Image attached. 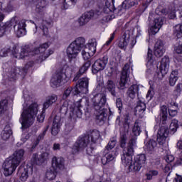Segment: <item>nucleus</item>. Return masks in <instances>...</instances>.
<instances>
[{
	"label": "nucleus",
	"mask_w": 182,
	"mask_h": 182,
	"mask_svg": "<svg viewBox=\"0 0 182 182\" xmlns=\"http://www.w3.org/2000/svg\"><path fill=\"white\" fill-rule=\"evenodd\" d=\"M92 109L93 113L96 116V120L100 124H104L107 119V114H106V109L105 106L107 102L106 95L103 93L96 94L92 98Z\"/></svg>",
	"instance_id": "obj_1"
},
{
	"label": "nucleus",
	"mask_w": 182,
	"mask_h": 182,
	"mask_svg": "<svg viewBox=\"0 0 182 182\" xmlns=\"http://www.w3.org/2000/svg\"><path fill=\"white\" fill-rule=\"evenodd\" d=\"M86 40L83 37H79L72 42L67 48L66 53L68 58V62L71 68L76 66L77 55L80 53V50L85 48Z\"/></svg>",
	"instance_id": "obj_2"
},
{
	"label": "nucleus",
	"mask_w": 182,
	"mask_h": 182,
	"mask_svg": "<svg viewBox=\"0 0 182 182\" xmlns=\"http://www.w3.org/2000/svg\"><path fill=\"white\" fill-rule=\"evenodd\" d=\"M39 110L38 105L36 103H33L29 107L24 109L21 114L20 123H21V129H28L33 124L35 117L38 114Z\"/></svg>",
	"instance_id": "obj_3"
},
{
	"label": "nucleus",
	"mask_w": 182,
	"mask_h": 182,
	"mask_svg": "<svg viewBox=\"0 0 182 182\" xmlns=\"http://www.w3.org/2000/svg\"><path fill=\"white\" fill-rule=\"evenodd\" d=\"M68 110H70V117L71 120H76V119L82 118L83 112H82V105L80 102H77V106H75V104L70 101H65L63 104L60 107V117L63 119Z\"/></svg>",
	"instance_id": "obj_4"
},
{
	"label": "nucleus",
	"mask_w": 182,
	"mask_h": 182,
	"mask_svg": "<svg viewBox=\"0 0 182 182\" xmlns=\"http://www.w3.org/2000/svg\"><path fill=\"white\" fill-rule=\"evenodd\" d=\"M117 143V140H116V138H112L106 146L105 149V155L101 159L103 166H106V164H109V163L114 160V151H111V150L114 149Z\"/></svg>",
	"instance_id": "obj_5"
},
{
	"label": "nucleus",
	"mask_w": 182,
	"mask_h": 182,
	"mask_svg": "<svg viewBox=\"0 0 182 182\" xmlns=\"http://www.w3.org/2000/svg\"><path fill=\"white\" fill-rule=\"evenodd\" d=\"M10 28L12 29V26L14 29L15 33L21 38L26 33V21L25 20L18 21L16 17H14L9 21Z\"/></svg>",
	"instance_id": "obj_6"
},
{
	"label": "nucleus",
	"mask_w": 182,
	"mask_h": 182,
	"mask_svg": "<svg viewBox=\"0 0 182 182\" xmlns=\"http://www.w3.org/2000/svg\"><path fill=\"white\" fill-rule=\"evenodd\" d=\"M89 137L90 136L86 135L78 137L73 146V154H77L80 151H82V150H85V149L87 147L88 144L90 143Z\"/></svg>",
	"instance_id": "obj_7"
},
{
	"label": "nucleus",
	"mask_w": 182,
	"mask_h": 182,
	"mask_svg": "<svg viewBox=\"0 0 182 182\" xmlns=\"http://www.w3.org/2000/svg\"><path fill=\"white\" fill-rule=\"evenodd\" d=\"M75 95H86L89 92V78L80 79L74 87Z\"/></svg>",
	"instance_id": "obj_8"
},
{
	"label": "nucleus",
	"mask_w": 182,
	"mask_h": 182,
	"mask_svg": "<svg viewBox=\"0 0 182 182\" xmlns=\"http://www.w3.org/2000/svg\"><path fill=\"white\" fill-rule=\"evenodd\" d=\"M129 76L130 65L127 63L122 69L118 89H120L121 90L126 89V85H127V82H129Z\"/></svg>",
	"instance_id": "obj_9"
},
{
	"label": "nucleus",
	"mask_w": 182,
	"mask_h": 182,
	"mask_svg": "<svg viewBox=\"0 0 182 182\" xmlns=\"http://www.w3.org/2000/svg\"><path fill=\"white\" fill-rule=\"evenodd\" d=\"M18 164L15 162L11 157L7 158L3 164V168L4 170V174L6 177L12 175L14 171L16 170Z\"/></svg>",
	"instance_id": "obj_10"
},
{
	"label": "nucleus",
	"mask_w": 182,
	"mask_h": 182,
	"mask_svg": "<svg viewBox=\"0 0 182 182\" xmlns=\"http://www.w3.org/2000/svg\"><path fill=\"white\" fill-rule=\"evenodd\" d=\"M129 45L131 46V48H133V46H134V45H136V39L133 38H130V32L129 31H126L122 36V38H120L119 43H118V46L119 48H121V49H124V48H126V46H127V45Z\"/></svg>",
	"instance_id": "obj_11"
},
{
	"label": "nucleus",
	"mask_w": 182,
	"mask_h": 182,
	"mask_svg": "<svg viewBox=\"0 0 182 182\" xmlns=\"http://www.w3.org/2000/svg\"><path fill=\"white\" fill-rule=\"evenodd\" d=\"M28 72V69L13 67L8 72V77L9 80H16L18 76H25Z\"/></svg>",
	"instance_id": "obj_12"
},
{
	"label": "nucleus",
	"mask_w": 182,
	"mask_h": 182,
	"mask_svg": "<svg viewBox=\"0 0 182 182\" xmlns=\"http://www.w3.org/2000/svg\"><path fill=\"white\" fill-rule=\"evenodd\" d=\"M108 62L109 58L107 56H104L102 58L97 60L92 65V73L96 75L98 72L105 70Z\"/></svg>",
	"instance_id": "obj_13"
},
{
	"label": "nucleus",
	"mask_w": 182,
	"mask_h": 182,
	"mask_svg": "<svg viewBox=\"0 0 182 182\" xmlns=\"http://www.w3.org/2000/svg\"><path fill=\"white\" fill-rule=\"evenodd\" d=\"M62 117L60 115H55L53 122V125L51 127V134L53 136H58L60 132V127L63 121L62 120Z\"/></svg>",
	"instance_id": "obj_14"
},
{
	"label": "nucleus",
	"mask_w": 182,
	"mask_h": 182,
	"mask_svg": "<svg viewBox=\"0 0 182 182\" xmlns=\"http://www.w3.org/2000/svg\"><path fill=\"white\" fill-rule=\"evenodd\" d=\"M62 117L60 115H55L53 122V125L51 127V134L53 136H58L60 132V127L63 121L62 120Z\"/></svg>",
	"instance_id": "obj_15"
},
{
	"label": "nucleus",
	"mask_w": 182,
	"mask_h": 182,
	"mask_svg": "<svg viewBox=\"0 0 182 182\" xmlns=\"http://www.w3.org/2000/svg\"><path fill=\"white\" fill-rule=\"evenodd\" d=\"M134 152L132 149H123L122 155L121 156L122 161L125 166H129L133 162V156Z\"/></svg>",
	"instance_id": "obj_16"
},
{
	"label": "nucleus",
	"mask_w": 182,
	"mask_h": 182,
	"mask_svg": "<svg viewBox=\"0 0 182 182\" xmlns=\"http://www.w3.org/2000/svg\"><path fill=\"white\" fill-rule=\"evenodd\" d=\"M129 137V125L120 129L119 145L122 149L126 147Z\"/></svg>",
	"instance_id": "obj_17"
},
{
	"label": "nucleus",
	"mask_w": 182,
	"mask_h": 182,
	"mask_svg": "<svg viewBox=\"0 0 182 182\" xmlns=\"http://www.w3.org/2000/svg\"><path fill=\"white\" fill-rule=\"evenodd\" d=\"M4 19H5V14L0 13V38H1L3 35H5V32L11 31L10 21L2 23Z\"/></svg>",
	"instance_id": "obj_18"
},
{
	"label": "nucleus",
	"mask_w": 182,
	"mask_h": 182,
	"mask_svg": "<svg viewBox=\"0 0 182 182\" xmlns=\"http://www.w3.org/2000/svg\"><path fill=\"white\" fill-rule=\"evenodd\" d=\"M164 43L161 40H157L154 46V53L156 58H161L164 55Z\"/></svg>",
	"instance_id": "obj_19"
},
{
	"label": "nucleus",
	"mask_w": 182,
	"mask_h": 182,
	"mask_svg": "<svg viewBox=\"0 0 182 182\" xmlns=\"http://www.w3.org/2000/svg\"><path fill=\"white\" fill-rule=\"evenodd\" d=\"M163 23H164L163 18L161 17L156 18L154 20V25L152 26L149 31V35H156V33H157V32L160 31V28H161V26H163Z\"/></svg>",
	"instance_id": "obj_20"
},
{
	"label": "nucleus",
	"mask_w": 182,
	"mask_h": 182,
	"mask_svg": "<svg viewBox=\"0 0 182 182\" xmlns=\"http://www.w3.org/2000/svg\"><path fill=\"white\" fill-rule=\"evenodd\" d=\"M170 59L168 57L165 56L162 58L161 61V65L159 67V70L161 72V76H165L168 73V68H170Z\"/></svg>",
	"instance_id": "obj_21"
},
{
	"label": "nucleus",
	"mask_w": 182,
	"mask_h": 182,
	"mask_svg": "<svg viewBox=\"0 0 182 182\" xmlns=\"http://www.w3.org/2000/svg\"><path fill=\"white\" fill-rule=\"evenodd\" d=\"M48 48H49V43H45L41 45L38 48H35L34 50H33V55H38L37 59H41L45 56Z\"/></svg>",
	"instance_id": "obj_22"
},
{
	"label": "nucleus",
	"mask_w": 182,
	"mask_h": 182,
	"mask_svg": "<svg viewBox=\"0 0 182 182\" xmlns=\"http://www.w3.org/2000/svg\"><path fill=\"white\" fill-rule=\"evenodd\" d=\"M144 112H146V103L139 100L135 107V115L142 119L144 116Z\"/></svg>",
	"instance_id": "obj_23"
},
{
	"label": "nucleus",
	"mask_w": 182,
	"mask_h": 182,
	"mask_svg": "<svg viewBox=\"0 0 182 182\" xmlns=\"http://www.w3.org/2000/svg\"><path fill=\"white\" fill-rule=\"evenodd\" d=\"M13 55L16 58V59H23V58H26V56L33 55V51L28 52L26 48H21L20 52L18 53V49L16 48L13 52Z\"/></svg>",
	"instance_id": "obj_24"
},
{
	"label": "nucleus",
	"mask_w": 182,
	"mask_h": 182,
	"mask_svg": "<svg viewBox=\"0 0 182 182\" xmlns=\"http://www.w3.org/2000/svg\"><path fill=\"white\" fill-rule=\"evenodd\" d=\"M52 167L63 170L65 168V159L62 157L53 156L52 159Z\"/></svg>",
	"instance_id": "obj_25"
},
{
	"label": "nucleus",
	"mask_w": 182,
	"mask_h": 182,
	"mask_svg": "<svg viewBox=\"0 0 182 182\" xmlns=\"http://www.w3.org/2000/svg\"><path fill=\"white\" fill-rule=\"evenodd\" d=\"M174 9L171 10L170 14V19H174L176 18V9L178 11L179 16L181 18L182 17V1L176 0L173 2Z\"/></svg>",
	"instance_id": "obj_26"
},
{
	"label": "nucleus",
	"mask_w": 182,
	"mask_h": 182,
	"mask_svg": "<svg viewBox=\"0 0 182 182\" xmlns=\"http://www.w3.org/2000/svg\"><path fill=\"white\" fill-rule=\"evenodd\" d=\"M95 16V14L92 11L86 12L82 14L78 19V23L80 26H85L92 18Z\"/></svg>",
	"instance_id": "obj_27"
},
{
	"label": "nucleus",
	"mask_w": 182,
	"mask_h": 182,
	"mask_svg": "<svg viewBox=\"0 0 182 182\" xmlns=\"http://www.w3.org/2000/svg\"><path fill=\"white\" fill-rule=\"evenodd\" d=\"M105 89L112 96L117 97V92H116V83L112 80H108L105 85Z\"/></svg>",
	"instance_id": "obj_28"
},
{
	"label": "nucleus",
	"mask_w": 182,
	"mask_h": 182,
	"mask_svg": "<svg viewBox=\"0 0 182 182\" xmlns=\"http://www.w3.org/2000/svg\"><path fill=\"white\" fill-rule=\"evenodd\" d=\"M25 154V150L18 149L14 154L12 156H10L18 166L21 164V161L23 160V156Z\"/></svg>",
	"instance_id": "obj_29"
},
{
	"label": "nucleus",
	"mask_w": 182,
	"mask_h": 182,
	"mask_svg": "<svg viewBox=\"0 0 182 182\" xmlns=\"http://www.w3.org/2000/svg\"><path fill=\"white\" fill-rule=\"evenodd\" d=\"M58 101V95L53 94L51 95H48L46 98V101L44 102L43 105V109H49V107H50V106H52V105L53 103H55V102Z\"/></svg>",
	"instance_id": "obj_30"
},
{
	"label": "nucleus",
	"mask_w": 182,
	"mask_h": 182,
	"mask_svg": "<svg viewBox=\"0 0 182 182\" xmlns=\"http://www.w3.org/2000/svg\"><path fill=\"white\" fill-rule=\"evenodd\" d=\"M177 80H178V70H173L168 77L169 85L171 87L176 86Z\"/></svg>",
	"instance_id": "obj_31"
},
{
	"label": "nucleus",
	"mask_w": 182,
	"mask_h": 182,
	"mask_svg": "<svg viewBox=\"0 0 182 182\" xmlns=\"http://www.w3.org/2000/svg\"><path fill=\"white\" fill-rule=\"evenodd\" d=\"M29 171V168L28 166L25 167H20L18 168V174L20 176V180L21 181H26L28 180V177L29 176L28 175V173Z\"/></svg>",
	"instance_id": "obj_32"
},
{
	"label": "nucleus",
	"mask_w": 182,
	"mask_h": 182,
	"mask_svg": "<svg viewBox=\"0 0 182 182\" xmlns=\"http://www.w3.org/2000/svg\"><path fill=\"white\" fill-rule=\"evenodd\" d=\"M139 93V85H132L127 90V95L131 99H134L136 97V95Z\"/></svg>",
	"instance_id": "obj_33"
},
{
	"label": "nucleus",
	"mask_w": 182,
	"mask_h": 182,
	"mask_svg": "<svg viewBox=\"0 0 182 182\" xmlns=\"http://www.w3.org/2000/svg\"><path fill=\"white\" fill-rule=\"evenodd\" d=\"M140 0H124L122 2V6L124 9H129L133 6H137Z\"/></svg>",
	"instance_id": "obj_34"
},
{
	"label": "nucleus",
	"mask_w": 182,
	"mask_h": 182,
	"mask_svg": "<svg viewBox=\"0 0 182 182\" xmlns=\"http://www.w3.org/2000/svg\"><path fill=\"white\" fill-rule=\"evenodd\" d=\"M1 139L3 140H9V137L12 136V129H11V127L9 125H6L4 129L2 131L1 134Z\"/></svg>",
	"instance_id": "obj_35"
},
{
	"label": "nucleus",
	"mask_w": 182,
	"mask_h": 182,
	"mask_svg": "<svg viewBox=\"0 0 182 182\" xmlns=\"http://www.w3.org/2000/svg\"><path fill=\"white\" fill-rule=\"evenodd\" d=\"M62 74H56L51 79V86L52 87H58V86H60V83H62Z\"/></svg>",
	"instance_id": "obj_36"
},
{
	"label": "nucleus",
	"mask_w": 182,
	"mask_h": 182,
	"mask_svg": "<svg viewBox=\"0 0 182 182\" xmlns=\"http://www.w3.org/2000/svg\"><path fill=\"white\" fill-rule=\"evenodd\" d=\"M157 146V142L153 139H150L145 145V151L151 154L154 151V148Z\"/></svg>",
	"instance_id": "obj_37"
},
{
	"label": "nucleus",
	"mask_w": 182,
	"mask_h": 182,
	"mask_svg": "<svg viewBox=\"0 0 182 182\" xmlns=\"http://www.w3.org/2000/svg\"><path fill=\"white\" fill-rule=\"evenodd\" d=\"M89 137V140H91V144H96V141L99 140L100 137V132L97 130H93L90 135H85Z\"/></svg>",
	"instance_id": "obj_38"
},
{
	"label": "nucleus",
	"mask_w": 182,
	"mask_h": 182,
	"mask_svg": "<svg viewBox=\"0 0 182 182\" xmlns=\"http://www.w3.org/2000/svg\"><path fill=\"white\" fill-rule=\"evenodd\" d=\"M164 125H161L160 129L158 131V135L162 136L164 137H168V134L170 133V131L168 130V127L166 125V122Z\"/></svg>",
	"instance_id": "obj_39"
},
{
	"label": "nucleus",
	"mask_w": 182,
	"mask_h": 182,
	"mask_svg": "<svg viewBox=\"0 0 182 182\" xmlns=\"http://www.w3.org/2000/svg\"><path fill=\"white\" fill-rule=\"evenodd\" d=\"M49 129V125H47L44 129V131L43 132L42 134H41L36 139V141L33 144L31 149L33 150L36 146H38V144H39V142L41 141V140H43V138L45 137V135L46 134V132H48Z\"/></svg>",
	"instance_id": "obj_40"
},
{
	"label": "nucleus",
	"mask_w": 182,
	"mask_h": 182,
	"mask_svg": "<svg viewBox=\"0 0 182 182\" xmlns=\"http://www.w3.org/2000/svg\"><path fill=\"white\" fill-rule=\"evenodd\" d=\"M96 46H97V41L96 38H92L88 43V50L91 52L92 55L96 53Z\"/></svg>",
	"instance_id": "obj_41"
},
{
	"label": "nucleus",
	"mask_w": 182,
	"mask_h": 182,
	"mask_svg": "<svg viewBox=\"0 0 182 182\" xmlns=\"http://www.w3.org/2000/svg\"><path fill=\"white\" fill-rule=\"evenodd\" d=\"M137 140V136H132L127 147L124 148V150H132L134 153V147H136V141Z\"/></svg>",
	"instance_id": "obj_42"
},
{
	"label": "nucleus",
	"mask_w": 182,
	"mask_h": 182,
	"mask_svg": "<svg viewBox=\"0 0 182 182\" xmlns=\"http://www.w3.org/2000/svg\"><path fill=\"white\" fill-rule=\"evenodd\" d=\"M48 6V1L46 0L40 1L36 7V11L38 14H41V12H43V9Z\"/></svg>",
	"instance_id": "obj_43"
},
{
	"label": "nucleus",
	"mask_w": 182,
	"mask_h": 182,
	"mask_svg": "<svg viewBox=\"0 0 182 182\" xmlns=\"http://www.w3.org/2000/svg\"><path fill=\"white\" fill-rule=\"evenodd\" d=\"M52 25L51 22H49L48 21L43 20V22L41 23V26H40L41 29L43 32V35L46 36L49 32V29L48 28L49 26Z\"/></svg>",
	"instance_id": "obj_44"
},
{
	"label": "nucleus",
	"mask_w": 182,
	"mask_h": 182,
	"mask_svg": "<svg viewBox=\"0 0 182 182\" xmlns=\"http://www.w3.org/2000/svg\"><path fill=\"white\" fill-rule=\"evenodd\" d=\"M134 160L142 167H144L147 164V159L144 154L137 155Z\"/></svg>",
	"instance_id": "obj_45"
},
{
	"label": "nucleus",
	"mask_w": 182,
	"mask_h": 182,
	"mask_svg": "<svg viewBox=\"0 0 182 182\" xmlns=\"http://www.w3.org/2000/svg\"><path fill=\"white\" fill-rule=\"evenodd\" d=\"M140 133H141V129H140V122H139V120H136L132 129V134L137 137V136H140Z\"/></svg>",
	"instance_id": "obj_46"
},
{
	"label": "nucleus",
	"mask_w": 182,
	"mask_h": 182,
	"mask_svg": "<svg viewBox=\"0 0 182 182\" xmlns=\"http://www.w3.org/2000/svg\"><path fill=\"white\" fill-rule=\"evenodd\" d=\"M161 122L162 124H164L166 123V120H167V106L163 105L161 107Z\"/></svg>",
	"instance_id": "obj_47"
},
{
	"label": "nucleus",
	"mask_w": 182,
	"mask_h": 182,
	"mask_svg": "<svg viewBox=\"0 0 182 182\" xmlns=\"http://www.w3.org/2000/svg\"><path fill=\"white\" fill-rule=\"evenodd\" d=\"M173 33L177 36L178 39L182 38V24H177L173 27Z\"/></svg>",
	"instance_id": "obj_48"
},
{
	"label": "nucleus",
	"mask_w": 182,
	"mask_h": 182,
	"mask_svg": "<svg viewBox=\"0 0 182 182\" xmlns=\"http://www.w3.org/2000/svg\"><path fill=\"white\" fill-rule=\"evenodd\" d=\"M141 167L143 166H141L138 161L134 159V161L129 165V168L132 171H140Z\"/></svg>",
	"instance_id": "obj_49"
},
{
	"label": "nucleus",
	"mask_w": 182,
	"mask_h": 182,
	"mask_svg": "<svg viewBox=\"0 0 182 182\" xmlns=\"http://www.w3.org/2000/svg\"><path fill=\"white\" fill-rule=\"evenodd\" d=\"M73 93V95H79V94H75V87H68L65 91L63 95V100H66L69 96H70V94Z\"/></svg>",
	"instance_id": "obj_50"
},
{
	"label": "nucleus",
	"mask_w": 182,
	"mask_h": 182,
	"mask_svg": "<svg viewBox=\"0 0 182 182\" xmlns=\"http://www.w3.org/2000/svg\"><path fill=\"white\" fill-rule=\"evenodd\" d=\"M169 129L171 130V133H176L177 132V129H178V121L177 119H173L169 126Z\"/></svg>",
	"instance_id": "obj_51"
},
{
	"label": "nucleus",
	"mask_w": 182,
	"mask_h": 182,
	"mask_svg": "<svg viewBox=\"0 0 182 182\" xmlns=\"http://www.w3.org/2000/svg\"><path fill=\"white\" fill-rule=\"evenodd\" d=\"M75 122H76V119H73V122H67L65 124L66 129H65V134H69V133L73 130V127H75Z\"/></svg>",
	"instance_id": "obj_52"
},
{
	"label": "nucleus",
	"mask_w": 182,
	"mask_h": 182,
	"mask_svg": "<svg viewBox=\"0 0 182 182\" xmlns=\"http://www.w3.org/2000/svg\"><path fill=\"white\" fill-rule=\"evenodd\" d=\"M91 65H92V62H90V60L86 61L85 63H84L82 66L80 68L78 72H80V73H82L83 75V73H85V72H86L87 69L90 68Z\"/></svg>",
	"instance_id": "obj_53"
},
{
	"label": "nucleus",
	"mask_w": 182,
	"mask_h": 182,
	"mask_svg": "<svg viewBox=\"0 0 182 182\" xmlns=\"http://www.w3.org/2000/svg\"><path fill=\"white\" fill-rule=\"evenodd\" d=\"M53 50H48L44 54V56L43 58H41V59H36V63H42L43 62V60H46V59H48V58H49V56H50V55H53Z\"/></svg>",
	"instance_id": "obj_54"
},
{
	"label": "nucleus",
	"mask_w": 182,
	"mask_h": 182,
	"mask_svg": "<svg viewBox=\"0 0 182 182\" xmlns=\"http://www.w3.org/2000/svg\"><path fill=\"white\" fill-rule=\"evenodd\" d=\"M174 50L178 55H182V39H179L176 43Z\"/></svg>",
	"instance_id": "obj_55"
},
{
	"label": "nucleus",
	"mask_w": 182,
	"mask_h": 182,
	"mask_svg": "<svg viewBox=\"0 0 182 182\" xmlns=\"http://www.w3.org/2000/svg\"><path fill=\"white\" fill-rule=\"evenodd\" d=\"M46 177L48 180H54L56 177V171H55V169L47 171Z\"/></svg>",
	"instance_id": "obj_56"
},
{
	"label": "nucleus",
	"mask_w": 182,
	"mask_h": 182,
	"mask_svg": "<svg viewBox=\"0 0 182 182\" xmlns=\"http://www.w3.org/2000/svg\"><path fill=\"white\" fill-rule=\"evenodd\" d=\"M95 54H92V51H87V48L82 51V55L85 60L90 59V56H93Z\"/></svg>",
	"instance_id": "obj_57"
},
{
	"label": "nucleus",
	"mask_w": 182,
	"mask_h": 182,
	"mask_svg": "<svg viewBox=\"0 0 182 182\" xmlns=\"http://www.w3.org/2000/svg\"><path fill=\"white\" fill-rule=\"evenodd\" d=\"M95 150V144H90L87 146L86 153L88 156H93V151Z\"/></svg>",
	"instance_id": "obj_58"
},
{
	"label": "nucleus",
	"mask_w": 182,
	"mask_h": 182,
	"mask_svg": "<svg viewBox=\"0 0 182 182\" xmlns=\"http://www.w3.org/2000/svg\"><path fill=\"white\" fill-rule=\"evenodd\" d=\"M181 92H182V83H178L175 87V89L173 90V93H174L175 96L178 97V96H180V95H181Z\"/></svg>",
	"instance_id": "obj_59"
},
{
	"label": "nucleus",
	"mask_w": 182,
	"mask_h": 182,
	"mask_svg": "<svg viewBox=\"0 0 182 182\" xmlns=\"http://www.w3.org/2000/svg\"><path fill=\"white\" fill-rule=\"evenodd\" d=\"M147 65H153L154 60H153V51L149 48L148 49V53H147Z\"/></svg>",
	"instance_id": "obj_60"
},
{
	"label": "nucleus",
	"mask_w": 182,
	"mask_h": 182,
	"mask_svg": "<svg viewBox=\"0 0 182 182\" xmlns=\"http://www.w3.org/2000/svg\"><path fill=\"white\" fill-rule=\"evenodd\" d=\"M12 68H14V67H12V62H11V61L4 63L2 65L3 70H4V72H7V73H9L11 70V69H12Z\"/></svg>",
	"instance_id": "obj_61"
},
{
	"label": "nucleus",
	"mask_w": 182,
	"mask_h": 182,
	"mask_svg": "<svg viewBox=\"0 0 182 182\" xmlns=\"http://www.w3.org/2000/svg\"><path fill=\"white\" fill-rule=\"evenodd\" d=\"M49 159V152L45 151L40 155V161L38 163H43Z\"/></svg>",
	"instance_id": "obj_62"
},
{
	"label": "nucleus",
	"mask_w": 182,
	"mask_h": 182,
	"mask_svg": "<svg viewBox=\"0 0 182 182\" xmlns=\"http://www.w3.org/2000/svg\"><path fill=\"white\" fill-rule=\"evenodd\" d=\"M8 106V100H3L0 102V114L5 112V109H6Z\"/></svg>",
	"instance_id": "obj_63"
},
{
	"label": "nucleus",
	"mask_w": 182,
	"mask_h": 182,
	"mask_svg": "<svg viewBox=\"0 0 182 182\" xmlns=\"http://www.w3.org/2000/svg\"><path fill=\"white\" fill-rule=\"evenodd\" d=\"M9 52H11V48H9L8 47H5V48H2L0 50V57L5 58L6 56H8Z\"/></svg>",
	"instance_id": "obj_64"
}]
</instances>
